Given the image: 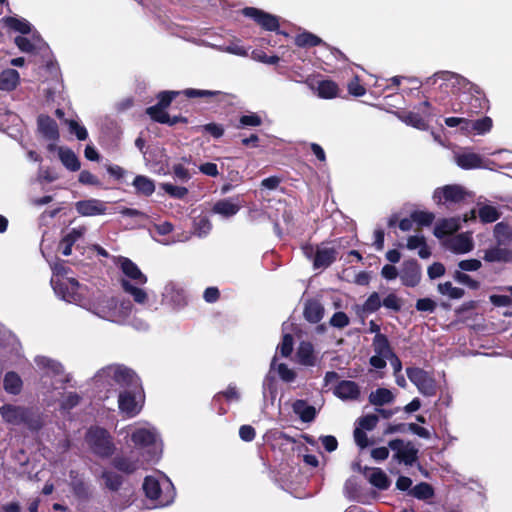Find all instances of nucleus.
<instances>
[{"instance_id":"29","label":"nucleus","mask_w":512,"mask_h":512,"mask_svg":"<svg viewBox=\"0 0 512 512\" xmlns=\"http://www.w3.org/2000/svg\"><path fill=\"white\" fill-rule=\"evenodd\" d=\"M324 316V307L317 300H309L305 303L304 317L311 323H318Z\"/></svg>"},{"instance_id":"52","label":"nucleus","mask_w":512,"mask_h":512,"mask_svg":"<svg viewBox=\"0 0 512 512\" xmlns=\"http://www.w3.org/2000/svg\"><path fill=\"white\" fill-rule=\"evenodd\" d=\"M115 376L107 372V367L101 369L95 376V382L102 386L113 388L116 386L114 383Z\"/></svg>"},{"instance_id":"21","label":"nucleus","mask_w":512,"mask_h":512,"mask_svg":"<svg viewBox=\"0 0 512 512\" xmlns=\"http://www.w3.org/2000/svg\"><path fill=\"white\" fill-rule=\"evenodd\" d=\"M118 406L121 413L125 414L127 417L137 415L142 408L141 402L137 401L135 396L130 392H123L119 395Z\"/></svg>"},{"instance_id":"25","label":"nucleus","mask_w":512,"mask_h":512,"mask_svg":"<svg viewBox=\"0 0 512 512\" xmlns=\"http://www.w3.org/2000/svg\"><path fill=\"white\" fill-rule=\"evenodd\" d=\"M477 216L483 224H489L498 221L502 216V212L497 206L487 203H478L476 208V217Z\"/></svg>"},{"instance_id":"32","label":"nucleus","mask_w":512,"mask_h":512,"mask_svg":"<svg viewBox=\"0 0 512 512\" xmlns=\"http://www.w3.org/2000/svg\"><path fill=\"white\" fill-rule=\"evenodd\" d=\"M335 250L328 247L318 248L315 258V268H326L335 260Z\"/></svg>"},{"instance_id":"31","label":"nucleus","mask_w":512,"mask_h":512,"mask_svg":"<svg viewBox=\"0 0 512 512\" xmlns=\"http://www.w3.org/2000/svg\"><path fill=\"white\" fill-rule=\"evenodd\" d=\"M83 236V229H72L70 232L64 234L62 241L59 244V249L62 254L69 256L71 254V248L74 243L80 240Z\"/></svg>"},{"instance_id":"13","label":"nucleus","mask_w":512,"mask_h":512,"mask_svg":"<svg viewBox=\"0 0 512 512\" xmlns=\"http://www.w3.org/2000/svg\"><path fill=\"white\" fill-rule=\"evenodd\" d=\"M91 449L100 456H109L112 453V444L108 433L101 428H91L86 436Z\"/></svg>"},{"instance_id":"41","label":"nucleus","mask_w":512,"mask_h":512,"mask_svg":"<svg viewBox=\"0 0 512 512\" xmlns=\"http://www.w3.org/2000/svg\"><path fill=\"white\" fill-rule=\"evenodd\" d=\"M5 24L12 30L17 31L23 35L31 32L32 26L26 19H19L16 17H6Z\"/></svg>"},{"instance_id":"14","label":"nucleus","mask_w":512,"mask_h":512,"mask_svg":"<svg viewBox=\"0 0 512 512\" xmlns=\"http://www.w3.org/2000/svg\"><path fill=\"white\" fill-rule=\"evenodd\" d=\"M407 376L423 395L433 396L436 394V382L426 371L420 368H408Z\"/></svg>"},{"instance_id":"36","label":"nucleus","mask_w":512,"mask_h":512,"mask_svg":"<svg viewBox=\"0 0 512 512\" xmlns=\"http://www.w3.org/2000/svg\"><path fill=\"white\" fill-rule=\"evenodd\" d=\"M298 362L305 366H312L315 363L314 350L311 343H300L297 350Z\"/></svg>"},{"instance_id":"44","label":"nucleus","mask_w":512,"mask_h":512,"mask_svg":"<svg viewBox=\"0 0 512 512\" xmlns=\"http://www.w3.org/2000/svg\"><path fill=\"white\" fill-rule=\"evenodd\" d=\"M22 387V381L20 377L14 373L9 372L4 378V388L10 394H18Z\"/></svg>"},{"instance_id":"33","label":"nucleus","mask_w":512,"mask_h":512,"mask_svg":"<svg viewBox=\"0 0 512 512\" xmlns=\"http://www.w3.org/2000/svg\"><path fill=\"white\" fill-rule=\"evenodd\" d=\"M136 193L144 196H151L155 191V184L150 178L138 175L133 180Z\"/></svg>"},{"instance_id":"30","label":"nucleus","mask_w":512,"mask_h":512,"mask_svg":"<svg viewBox=\"0 0 512 512\" xmlns=\"http://www.w3.org/2000/svg\"><path fill=\"white\" fill-rule=\"evenodd\" d=\"M339 94L337 83L330 79L321 80L317 85V95L322 99H333Z\"/></svg>"},{"instance_id":"40","label":"nucleus","mask_w":512,"mask_h":512,"mask_svg":"<svg viewBox=\"0 0 512 512\" xmlns=\"http://www.w3.org/2000/svg\"><path fill=\"white\" fill-rule=\"evenodd\" d=\"M373 349L375 354H379L384 357L393 356V351L389 345L388 339L383 334H377L373 340Z\"/></svg>"},{"instance_id":"58","label":"nucleus","mask_w":512,"mask_h":512,"mask_svg":"<svg viewBox=\"0 0 512 512\" xmlns=\"http://www.w3.org/2000/svg\"><path fill=\"white\" fill-rule=\"evenodd\" d=\"M446 126L457 127L460 126L461 131L469 132V119L464 117H447L444 120Z\"/></svg>"},{"instance_id":"62","label":"nucleus","mask_w":512,"mask_h":512,"mask_svg":"<svg viewBox=\"0 0 512 512\" xmlns=\"http://www.w3.org/2000/svg\"><path fill=\"white\" fill-rule=\"evenodd\" d=\"M378 423V416L374 414H369L364 417H361L358 421L359 428L364 430H372Z\"/></svg>"},{"instance_id":"28","label":"nucleus","mask_w":512,"mask_h":512,"mask_svg":"<svg viewBox=\"0 0 512 512\" xmlns=\"http://www.w3.org/2000/svg\"><path fill=\"white\" fill-rule=\"evenodd\" d=\"M20 83V74L12 68L4 69L0 72V90L11 92L17 88Z\"/></svg>"},{"instance_id":"19","label":"nucleus","mask_w":512,"mask_h":512,"mask_svg":"<svg viewBox=\"0 0 512 512\" xmlns=\"http://www.w3.org/2000/svg\"><path fill=\"white\" fill-rule=\"evenodd\" d=\"M504 244L492 246L483 250V259L490 263H512V250L503 247Z\"/></svg>"},{"instance_id":"47","label":"nucleus","mask_w":512,"mask_h":512,"mask_svg":"<svg viewBox=\"0 0 512 512\" xmlns=\"http://www.w3.org/2000/svg\"><path fill=\"white\" fill-rule=\"evenodd\" d=\"M438 291L442 295H447L451 299H460L464 295L463 289L454 287L449 281L438 284Z\"/></svg>"},{"instance_id":"27","label":"nucleus","mask_w":512,"mask_h":512,"mask_svg":"<svg viewBox=\"0 0 512 512\" xmlns=\"http://www.w3.org/2000/svg\"><path fill=\"white\" fill-rule=\"evenodd\" d=\"M456 164L464 170H472L483 166L482 157L474 152H463L455 157Z\"/></svg>"},{"instance_id":"8","label":"nucleus","mask_w":512,"mask_h":512,"mask_svg":"<svg viewBox=\"0 0 512 512\" xmlns=\"http://www.w3.org/2000/svg\"><path fill=\"white\" fill-rule=\"evenodd\" d=\"M435 214L419 210L416 205L405 203L398 212L392 213L387 224H434Z\"/></svg>"},{"instance_id":"64","label":"nucleus","mask_w":512,"mask_h":512,"mask_svg":"<svg viewBox=\"0 0 512 512\" xmlns=\"http://www.w3.org/2000/svg\"><path fill=\"white\" fill-rule=\"evenodd\" d=\"M102 477L105 480L106 486L109 487L112 490L118 489V487L121 484L120 476L118 474L113 473V472H104Z\"/></svg>"},{"instance_id":"63","label":"nucleus","mask_w":512,"mask_h":512,"mask_svg":"<svg viewBox=\"0 0 512 512\" xmlns=\"http://www.w3.org/2000/svg\"><path fill=\"white\" fill-rule=\"evenodd\" d=\"M16 46L25 53H32L35 51V45L24 36H17L14 39Z\"/></svg>"},{"instance_id":"48","label":"nucleus","mask_w":512,"mask_h":512,"mask_svg":"<svg viewBox=\"0 0 512 512\" xmlns=\"http://www.w3.org/2000/svg\"><path fill=\"white\" fill-rule=\"evenodd\" d=\"M271 370H277L280 378L285 382H292L296 377L295 372L292 369H290L286 364L281 363L277 365L276 357H274L272 360Z\"/></svg>"},{"instance_id":"6","label":"nucleus","mask_w":512,"mask_h":512,"mask_svg":"<svg viewBox=\"0 0 512 512\" xmlns=\"http://www.w3.org/2000/svg\"><path fill=\"white\" fill-rule=\"evenodd\" d=\"M143 489L149 499L156 501V506H167L173 502L175 497L174 486L166 477L158 480L155 477L147 476L143 483Z\"/></svg>"},{"instance_id":"46","label":"nucleus","mask_w":512,"mask_h":512,"mask_svg":"<svg viewBox=\"0 0 512 512\" xmlns=\"http://www.w3.org/2000/svg\"><path fill=\"white\" fill-rule=\"evenodd\" d=\"M146 114L155 122L163 124L169 121V114L166 109L160 107L157 103L146 108Z\"/></svg>"},{"instance_id":"43","label":"nucleus","mask_w":512,"mask_h":512,"mask_svg":"<svg viewBox=\"0 0 512 512\" xmlns=\"http://www.w3.org/2000/svg\"><path fill=\"white\" fill-rule=\"evenodd\" d=\"M35 362L38 367L41 369H47V373L51 372L53 375H60L63 371L60 363L43 356L36 357Z\"/></svg>"},{"instance_id":"51","label":"nucleus","mask_w":512,"mask_h":512,"mask_svg":"<svg viewBox=\"0 0 512 512\" xmlns=\"http://www.w3.org/2000/svg\"><path fill=\"white\" fill-rule=\"evenodd\" d=\"M200 130L202 133L209 134L215 139L221 138L225 132L224 127L221 124L214 122L200 126Z\"/></svg>"},{"instance_id":"53","label":"nucleus","mask_w":512,"mask_h":512,"mask_svg":"<svg viewBox=\"0 0 512 512\" xmlns=\"http://www.w3.org/2000/svg\"><path fill=\"white\" fill-rule=\"evenodd\" d=\"M114 466L123 472L132 473L139 468L138 462L130 461L126 458H117L114 460Z\"/></svg>"},{"instance_id":"50","label":"nucleus","mask_w":512,"mask_h":512,"mask_svg":"<svg viewBox=\"0 0 512 512\" xmlns=\"http://www.w3.org/2000/svg\"><path fill=\"white\" fill-rule=\"evenodd\" d=\"M161 188L171 197L183 199L188 194V189L183 186H176L171 183H163Z\"/></svg>"},{"instance_id":"59","label":"nucleus","mask_w":512,"mask_h":512,"mask_svg":"<svg viewBox=\"0 0 512 512\" xmlns=\"http://www.w3.org/2000/svg\"><path fill=\"white\" fill-rule=\"evenodd\" d=\"M412 494L419 499H428L432 497L433 490L429 484L420 483L413 488Z\"/></svg>"},{"instance_id":"16","label":"nucleus","mask_w":512,"mask_h":512,"mask_svg":"<svg viewBox=\"0 0 512 512\" xmlns=\"http://www.w3.org/2000/svg\"><path fill=\"white\" fill-rule=\"evenodd\" d=\"M131 439L135 446L147 448L149 454L156 455L160 449L157 443V434L153 428L139 427L134 430Z\"/></svg>"},{"instance_id":"42","label":"nucleus","mask_w":512,"mask_h":512,"mask_svg":"<svg viewBox=\"0 0 512 512\" xmlns=\"http://www.w3.org/2000/svg\"><path fill=\"white\" fill-rule=\"evenodd\" d=\"M295 44L298 47H315L322 43V39L319 38L317 35L311 33V32H303L295 37Z\"/></svg>"},{"instance_id":"61","label":"nucleus","mask_w":512,"mask_h":512,"mask_svg":"<svg viewBox=\"0 0 512 512\" xmlns=\"http://www.w3.org/2000/svg\"><path fill=\"white\" fill-rule=\"evenodd\" d=\"M69 130L71 133L75 134L77 139L80 141H84L88 138V132L84 126H81L77 121L71 120L69 122Z\"/></svg>"},{"instance_id":"11","label":"nucleus","mask_w":512,"mask_h":512,"mask_svg":"<svg viewBox=\"0 0 512 512\" xmlns=\"http://www.w3.org/2000/svg\"><path fill=\"white\" fill-rule=\"evenodd\" d=\"M51 284L55 293L63 300L75 303L77 305L83 304V294L79 283L73 278L51 279Z\"/></svg>"},{"instance_id":"2","label":"nucleus","mask_w":512,"mask_h":512,"mask_svg":"<svg viewBox=\"0 0 512 512\" xmlns=\"http://www.w3.org/2000/svg\"><path fill=\"white\" fill-rule=\"evenodd\" d=\"M439 80L441 81L439 85L440 89H442L443 86L448 87L451 85L453 90L462 94L468 117H472L473 115L488 110L489 101L484 92L478 85L470 82L465 77L451 71H438L431 77H428L425 80L424 85L432 86Z\"/></svg>"},{"instance_id":"57","label":"nucleus","mask_w":512,"mask_h":512,"mask_svg":"<svg viewBox=\"0 0 512 512\" xmlns=\"http://www.w3.org/2000/svg\"><path fill=\"white\" fill-rule=\"evenodd\" d=\"M381 306V299L377 292L372 293L363 304L364 312H375Z\"/></svg>"},{"instance_id":"18","label":"nucleus","mask_w":512,"mask_h":512,"mask_svg":"<svg viewBox=\"0 0 512 512\" xmlns=\"http://www.w3.org/2000/svg\"><path fill=\"white\" fill-rule=\"evenodd\" d=\"M399 277L404 286L415 287L421 280V267L416 260H407L402 263Z\"/></svg>"},{"instance_id":"15","label":"nucleus","mask_w":512,"mask_h":512,"mask_svg":"<svg viewBox=\"0 0 512 512\" xmlns=\"http://www.w3.org/2000/svg\"><path fill=\"white\" fill-rule=\"evenodd\" d=\"M388 447L394 452V459L411 466L417 460L418 449L412 442L401 439L391 440Z\"/></svg>"},{"instance_id":"34","label":"nucleus","mask_w":512,"mask_h":512,"mask_svg":"<svg viewBox=\"0 0 512 512\" xmlns=\"http://www.w3.org/2000/svg\"><path fill=\"white\" fill-rule=\"evenodd\" d=\"M293 411L304 422H311L316 415V410L313 406L308 405L304 400H297L293 403Z\"/></svg>"},{"instance_id":"12","label":"nucleus","mask_w":512,"mask_h":512,"mask_svg":"<svg viewBox=\"0 0 512 512\" xmlns=\"http://www.w3.org/2000/svg\"><path fill=\"white\" fill-rule=\"evenodd\" d=\"M180 94V91H161L157 95V104L160 107L167 109L171 105L173 100ZM182 94H184L187 98H211L223 95L221 91L201 90L194 88H187L182 91Z\"/></svg>"},{"instance_id":"7","label":"nucleus","mask_w":512,"mask_h":512,"mask_svg":"<svg viewBox=\"0 0 512 512\" xmlns=\"http://www.w3.org/2000/svg\"><path fill=\"white\" fill-rule=\"evenodd\" d=\"M0 414L6 423L13 426H26L29 429H38L40 427L35 413L23 406L5 404L0 407Z\"/></svg>"},{"instance_id":"17","label":"nucleus","mask_w":512,"mask_h":512,"mask_svg":"<svg viewBox=\"0 0 512 512\" xmlns=\"http://www.w3.org/2000/svg\"><path fill=\"white\" fill-rule=\"evenodd\" d=\"M242 14L253 19L261 28L267 31H279L280 24L277 16L255 7H245Z\"/></svg>"},{"instance_id":"26","label":"nucleus","mask_w":512,"mask_h":512,"mask_svg":"<svg viewBox=\"0 0 512 512\" xmlns=\"http://www.w3.org/2000/svg\"><path fill=\"white\" fill-rule=\"evenodd\" d=\"M334 394L342 400H356L360 395V389L355 382L344 380L335 387Z\"/></svg>"},{"instance_id":"35","label":"nucleus","mask_w":512,"mask_h":512,"mask_svg":"<svg viewBox=\"0 0 512 512\" xmlns=\"http://www.w3.org/2000/svg\"><path fill=\"white\" fill-rule=\"evenodd\" d=\"M407 248L410 250L419 249L418 255L423 259H427L431 255V251L429 247L426 245L424 237L419 234L410 236L408 238Z\"/></svg>"},{"instance_id":"38","label":"nucleus","mask_w":512,"mask_h":512,"mask_svg":"<svg viewBox=\"0 0 512 512\" xmlns=\"http://www.w3.org/2000/svg\"><path fill=\"white\" fill-rule=\"evenodd\" d=\"M240 207L230 199L217 201L213 206V211L217 214L229 217L235 215Z\"/></svg>"},{"instance_id":"55","label":"nucleus","mask_w":512,"mask_h":512,"mask_svg":"<svg viewBox=\"0 0 512 512\" xmlns=\"http://www.w3.org/2000/svg\"><path fill=\"white\" fill-rule=\"evenodd\" d=\"M349 94L355 97H361L365 95L366 88L360 83L358 75H355L351 81L347 84Z\"/></svg>"},{"instance_id":"22","label":"nucleus","mask_w":512,"mask_h":512,"mask_svg":"<svg viewBox=\"0 0 512 512\" xmlns=\"http://www.w3.org/2000/svg\"><path fill=\"white\" fill-rule=\"evenodd\" d=\"M76 210L83 216H96L104 214L105 203L98 199L81 200L76 203Z\"/></svg>"},{"instance_id":"54","label":"nucleus","mask_w":512,"mask_h":512,"mask_svg":"<svg viewBox=\"0 0 512 512\" xmlns=\"http://www.w3.org/2000/svg\"><path fill=\"white\" fill-rule=\"evenodd\" d=\"M494 235L499 244H506L512 239L511 226H495Z\"/></svg>"},{"instance_id":"4","label":"nucleus","mask_w":512,"mask_h":512,"mask_svg":"<svg viewBox=\"0 0 512 512\" xmlns=\"http://www.w3.org/2000/svg\"><path fill=\"white\" fill-rule=\"evenodd\" d=\"M458 226H435L434 235L441 239L448 250L464 254L473 249V240L468 232H458Z\"/></svg>"},{"instance_id":"45","label":"nucleus","mask_w":512,"mask_h":512,"mask_svg":"<svg viewBox=\"0 0 512 512\" xmlns=\"http://www.w3.org/2000/svg\"><path fill=\"white\" fill-rule=\"evenodd\" d=\"M492 126V119L488 116L474 121L469 120V132L475 131L477 134H485L491 130Z\"/></svg>"},{"instance_id":"23","label":"nucleus","mask_w":512,"mask_h":512,"mask_svg":"<svg viewBox=\"0 0 512 512\" xmlns=\"http://www.w3.org/2000/svg\"><path fill=\"white\" fill-rule=\"evenodd\" d=\"M38 129L42 135L52 141L59 139V130L56 121L48 115H39L37 119Z\"/></svg>"},{"instance_id":"20","label":"nucleus","mask_w":512,"mask_h":512,"mask_svg":"<svg viewBox=\"0 0 512 512\" xmlns=\"http://www.w3.org/2000/svg\"><path fill=\"white\" fill-rule=\"evenodd\" d=\"M107 372L115 376L114 383L119 386H135L138 379L134 372L121 365L107 366Z\"/></svg>"},{"instance_id":"37","label":"nucleus","mask_w":512,"mask_h":512,"mask_svg":"<svg viewBox=\"0 0 512 512\" xmlns=\"http://www.w3.org/2000/svg\"><path fill=\"white\" fill-rule=\"evenodd\" d=\"M59 158L62 164L70 171H78L80 169V161L71 149H59Z\"/></svg>"},{"instance_id":"1","label":"nucleus","mask_w":512,"mask_h":512,"mask_svg":"<svg viewBox=\"0 0 512 512\" xmlns=\"http://www.w3.org/2000/svg\"><path fill=\"white\" fill-rule=\"evenodd\" d=\"M432 200L439 214L447 215L436 224H465L476 220L474 194L461 184H446L437 187Z\"/></svg>"},{"instance_id":"60","label":"nucleus","mask_w":512,"mask_h":512,"mask_svg":"<svg viewBox=\"0 0 512 512\" xmlns=\"http://www.w3.org/2000/svg\"><path fill=\"white\" fill-rule=\"evenodd\" d=\"M454 278L461 284L468 286L471 289H478L480 284L478 281L472 279L468 274H465L460 271H456L454 274Z\"/></svg>"},{"instance_id":"56","label":"nucleus","mask_w":512,"mask_h":512,"mask_svg":"<svg viewBox=\"0 0 512 512\" xmlns=\"http://www.w3.org/2000/svg\"><path fill=\"white\" fill-rule=\"evenodd\" d=\"M252 58L261 63L275 65L280 61L277 55L268 56L263 50L255 49L252 51Z\"/></svg>"},{"instance_id":"10","label":"nucleus","mask_w":512,"mask_h":512,"mask_svg":"<svg viewBox=\"0 0 512 512\" xmlns=\"http://www.w3.org/2000/svg\"><path fill=\"white\" fill-rule=\"evenodd\" d=\"M430 108V102L425 100L416 107L417 111H402L397 115L405 124L425 131L429 128V121L433 116Z\"/></svg>"},{"instance_id":"24","label":"nucleus","mask_w":512,"mask_h":512,"mask_svg":"<svg viewBox=\"0 0 512 512\" xmlns=\"http://www.w3.org/2000/svg\"><path fill=\"white\" fill-rule=\"evenodd\" d=\"M363 473L367 480L369 481V483L377 487L378 489L386 490L389 488L390 480L382 469L377 467H366Z\"/></svg>"},{"instance_id":"49","label":"nucleus","mask_w":512,"mask_h":512,"mask_svg":"<svg viewBox=\"0 0 512 512\" xmlns=\"http://www.w3.org/2000/svg\"><path fill=\"white\" fill-rule=\"evenodd\" d=\"M262 125V118L257 113H250L248 115H242L239 118L238 124L235 125L237 129L244 127H258Z\"/></svg>"},{"instance_id":"39","label":"nucleus","mask_w":512,"mask_h":512,"mask_svg":"<svg viewBox=\"0 0 512 512\" xmlns=\"http://www.w3.org/2000/svg\"><path fill=\"white\" fill-rule=\"evenodd\" d=\"M394 400L393 393L386 388H379L369 395V401L371 404L376 406H382L384 404L391 403Z\"/></svg>"},{"instance_id":"5","label":"nucleus","mask_w":512,"mask_h":512,"mask_svg":"<svg viewBox=\"0 0 512 512\" xmlns=\"http://www.w3.org/2000/svg\"><path fill=\"white\" fill-rule=\"evenodd\" d=\"M89 309L102 319L119 322L131 313L132 305L130 302L118 303L112 297H102L95 301Z\"/></svg>"},{"instance_id":"9","label":"nucleus","mask_w":512,"mask_h":512,"mask_svg":"<svg viewBox=\"0 0 512 512\" xmlns=\"http://www.w3.org/2000/svg\"><path fill=\"white\" fill-rule=\"evenodd\" d=\"M192 227L190 226L189 231H184L183 226H150L149 233L155 241L168 245L188 240L192 234Z\"/></svg>"},{"instance_id":"3","label":"nucleus","mask_w":512,"mask_h":512,"mask_svg":"<svg viewBox=\"0 0 512 512\" xmlns=\"http://www.w3.org/2000/svg\"><path fill=\"white\" fill-rule=\"evenodd\" d=\"M114 263L120 268L124 277L121 280L123 290L129 294L133 300L141 305L148 301V294L142 288L147 283V276L142 273L139 267L129 258L118 256L114 257Z\"/></svg>"}]
</instances>
